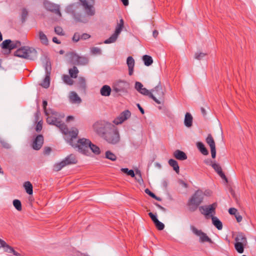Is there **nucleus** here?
Listing matches in <instances>:
<instances>
[{
  "label": "nucleus",
  "mask_w": 256,
  "mask_h": 256,
  "mask_svg": "<svg viewBox=\"0 0 256 256\" xmlns=\"http://www.w3.org/2000/svg\"><path fill=\"white\" fill-rule=\"evenodd\" d=\"M52 150L50 147H46L44 150V154H48Z\"/></svg>",
  "instance_id": "nucleus-61"
},
{
  "label": "nucleus",
  "mask_w": 256,
  "mask_h": 256,
  "mask_svg": "<svg viewBox=\"0 0 256 256\" xmlns=\"http://www.w3.org/2000/svg\"><path fill=\"white\" fill-rule=\"evenodd\" d=\"M174 156L178 160H184L187 158V156L186 154L182 151L180 150H176L174 152Z\"/></svg>",
  "instance_id": "nucleus-23"
},
{
  "label": "nucleus",
  "mask_w": 256,
  "mask_h": 256,
  "mask_svg": "<svg viewBox=\"0 0 256 256\" xmlns=\"http://www.w3.org/2000/svg\"><path fill=\"white\" fill-rule=\"evenodd\" d=\"M206 140L210 148H216L215 142L211 134H208Z\"/></svg>",
  "instance_id": "nucleus-33"
},
{
  "label": "nucleus",
  "mask_w": 256,
  "mask_h": 256,
  "mask_svg": "<svg viewBox=\"0 0 256 256\" xmlns=\"http://www.w3.org/2000/svg\"><path fill=\"white\" fill-rule=\"evenodd\" d=\"M192 116L188 112H186L185 115L184 123L186 126L189 128L192 126Z\"/></svg>",
  "instance_id": "nucleus-27"
},
{
  "label": "nucleus",
  "mask_w": 256,
  "mask_h": 256,
  "mask_svg": "<svg viewBox=\"0 0 256 256\" xmlns=\"http://www.w3.org/2000/svg\"><path fill=\"white\" fill-rule=\"evenodd\" d=\"M11 43L10 40H6L3 41L1 44V46L2 49H6L8 50V52H10V44Z\"/></svg>",
  "instance_id": "nucleus-38"
},
{
  "label": "nucleus",
  "mask_w": 256,
  "mask_h": 256,
  "mask_svg": "<svg viewBox=\"0 0 256 256\" xmlns=\"http://www.w3.org/2000/svg\"><path fill=\"white\" fill-rule=\"evenodd\" d=\"M235 218L238 222H242V216L239 213H237L236 215L234 216Z\"/></svg>",
  "instance_id": "nucleus-62"
},
{
  "label": "nucleus",
  "mask_w": 256,
  "mask_h": 256,
  "mask_svg": "<svg viewBox=\"0 0 256 256\" xmlns=\"http://www.w3.org/2000/svg\"><path fill=\"white\" fill-rule=\"evenodd\" d=\"M40 114V111L38 110V111L35 113L34 114V116H35V120H36V122L38 120H39V116Z\"/></svg>",
  "instance_id": "nucleus-64"
},
{
  "label": "nucleus",
  "mask_w": 256,
  "mask_h": 256,
  "mask_svg": "<svg viewBox=\"0 0 256 256\" xmlns=\"http://www.w3.org/2000/svg\"><path fill=\"white\" fill-rule=\"evenodd\" d=\"M217 207L216 202H214L208 206H200L199 207V210L202 214L206 217L210 215H214L216 214V209Z\"/></svg>",
  "instance_id": "nucleus-9"
},
{
  "label": "nucleus",
  "mask_w": 256,
  "mask_h": 256,
  "mask_svg": "<svg viewBox=\"0 0 256 256\" xmlns=\"http://www.w3.org/2000/svg\"><path fill=\"white\" fill-rule=\"evenodd\" d=\"M151 92L156 100L158 101V103H157L158 104H160L163 102L164 94L160 84H158L155 86L154 88L151 90Z\"/></svg>",
  "instance_id": "nucleus-11"
},
{
  "label": "nucleus",
  "mask_w": 256,
  "mask_h": 256,
  "mask_svg": "<svg viewBox=\"0 0 256 256\" xmlns=\"http://www.w3.org/2000/svg\"><path fill=\"white\" fill-rule=\"evenodd\" d=\"M144 192L146 194H148L152 198H156V194L154 193H153L148 188H146L144 190Z\"/></svg>",
  "instance_id": "nucleus-57"
},
{
  "label": "nucleus",
  "mask_w": 256,
  "mask_h": 256,
  "mask_svg": "<svg viewBox=\"0 0 256 256\" xmlns=\"http://www.w3.org/2000/svg\"><path fill=\"white\" fill-rule=\"evenodd\" d=\"M50 70L51 66L50 62H47L45 66L46 76L40 84L42 87L46 88L50 86Z\"/></svg>",
  "instance_id": "nucleus-13"
},
{
  "label": "nucleus",
  "mask_w": 256,
  "mask_h": 256,
  "mask_svg": "<svg viewBox=\"0 0 256 256\" xmlns=\"http://www.w3.org/2000/svg\"><path fill=\"white\" fill-rule=\"evenodd\" d=\"M235 240L236 242H240L243 244H246L247 240L245 234L241 232H238L236 237L235 238Z\"/></svg>",
  "instance_id": "nucleus-22"
},
{
  "label": "nucleus",
  "mask_w": 256,
  "mask_h": 256,
  "mask_svg": "<svg viewBox=\"0 0 256 256\" xmlns=\"http://www.w3.org/2000/svg\"><path fill=\"white\" fill-rule=\"evenodd\" d=\"M5 252H6L8 253H9V254H12L16 256H21L20 254L16 252L14 248L10 246L9 245H8L6 248V250H5Z\"/></svg>",
  "instance_id": "nucleus-42"
},
{
  "label": "nucleus",
  "mask_w": 256,
  "mask_h": 256,
  "mask_svg": "<svg viewBox=\"0 0 256 256\" xmlns=\"http://www.w3.org/2000/svg\"><path fill=\"white\" fill-rule=\"evenodd\" d=\"M112 89L109 86L104 85L100 90V94L104 96H108L110 94Z\"/></svg>",
  "instance_id": "nucleus-25"
},
{
  "label": "nucleus",
  "mask_w": 256,
  "mask_h": 256,
  "mask_svg": "<svg viewBox=\"0 0 256 256\" xmlns=\"http://www.w3.org/2000/svg\"><path fill=\"white\" fill-rule=\"evenodd\" d=\"M14 56L20 58L33 60L37 57V52L32 48L23 46L15 52Z\"/></svg>",
  "instance_id": "nucleus-5"
},
{
  "label": "nucleus",
  "mask_w": 256,
  "mask_h": 256,
  "mask_svg": "<svg viewBox=\"0 0 256 256\" xmlns=\"http://www.w3.org/2000/svg\"><path fill=\"white\" fill-rule=\"evenodd\" d=\"M46 122L48 124L54 125L59 128L61 132L65 136V139L72 140V138L78 136V130L76 128H72L69 130L67 126L58 118L52 116H47Z\"/></svg>",
  "instance_id": "nucleus-1"
},
{
  "label": "nucleus",
  "mask_w": 256,
  "mask_h": 256,
  "mask_svg": "<svg viewBox=\"0 0 256 256\" xmlns=\"http://www.w3.org/2000/svg\"><path fill=\"white\" fill-rule=\"evenodd\" d=\"M76 138L77 136L69 140L67 139L66 140L72 146L78 148V150L80 152L86 155H88L90 154L89 145L91 144V142L88 139L82 138L79 139L76 144H74L72 142L73 139H76Z\"/></svg>",
  "instance_id": "nucleus-4"
},
{
  "label": "nucleus",
  "mask_w": 256,
  "mask_h": 256,
  "mask_svg": "<svg viewBox=\"0 0 256 256\" xmlns=\"http://www.w3.org/2000/svg\"><path fill=\"white\" fill-rule=\"evenodd\" d=\"M78 84L82 88L85 89L86 87V82L85 78L82 77H80L78 78Z\"/></svg>",
  "instance_id": "nucleus-49"
},
{
  "label": "nucleus",
  "mask_w": 256,
  "mask_h": 256,
  "mask_svg": "<svg viewBox=\"0 0 256 256\" xmlns=\"http://www.w3.org/2000/svg\"><path fill=\"white\" fill-rule=\"evenodd\" d=\"M82 7L78 3L72 4L68 6L66 9V12L72 16L76 22L86 23L88 20L86 16L82 14Z\"/></svg>",
  "instance_id": "nucleus-2"
},
{
  "label": "nucleus",
  "mask_w": 256,
  "mask_h": 256,
  "mask_svg": "<svg viewBox=\"0 0 256 256\" xmlns=\"http://www.w3.org/2000/svg\"><path fill=\"white\" fill-rule=\"evenodd\" d=\"M13 205L16 209L18 211H21L22 210V204L20 200H14L12 202Z\"/></svg>",
  "instance_id": "nucleus-45"
},
{
  "label": "nucleus",
  "mask_w": 256,
  "mask_h": 256,
  "mask_svg": "<svg viewBox=\"0 0 256 256\" xmlns=\"http://www.w3.org/2000/svg\"><path fill=\"white\" fill-rule=\"evenodd\" d=\"M246 244L236 242L234 244V248L240 254H242L244 250V246Z\"/></svg>",
  "instance_id": "nucleus-37"
},
{
  "label": "nucleus",
  "mask_w": 256,
  "mask_h": 256,
  "mask_svg": "<svg viewBox=\"0 0 256 256\" xmlns=\"http://www.w3.org/2000/svg\"><path fill=\"white\" fill-rule=\"evenodd\" d=\"M63 81L66 84L71 86L74 84V80L72 79L70 76L67 74H64L62 76Z\"/></svg>",
  "instance_id": "nucleus-39"
},
{
  "label": "nucleus",
  "mask_w": 256,
  "mask_h": 256,
  "mask_svg": "<svg viewBox=\"0 0 256 256\" xmlns=\"http://www.w3.org/2000/svg\"><path fill=\"white\" fill-rule=\"evenodd\" d=\"M204 197V194L202 190H196L188 201V210L191 212H195L203 202Z\"/></svg>",
  "instance_id": "nucleus-3"
},
{
  "label": "nucleus",
  "mask_w": 256,
  "mask_h": 256,
  "mask_svg": "<svg viewBox=\"0 0 256 256\" xmlns=\"http://www.w3.org/2000/svg\"><path fill=\"white\" fill-rule=\"evenodd\" d=\"M78 65H86L88 63V58L86 56H79Z\"/></svg>",
  "instance_id": "nucleus-44"
},
{
  "label": "nucleus",
  "mask_w": 256,
  "mask_h": 256,
  "mask_svg": "<svg viewBox=\"0 0 256 256\" xmlns=\"http://www.w3.org/2000/svg\"><path fill=\"white\" fill-rule=\"evenodd\" d=\"M68 72L72 78H76L78 77L79 71L76 66H74L72 68L69 70Z\"/></svg>",
  "instance_id": "nucleus-34"
},
{
  "label": "nucleus",
  "mask_w": 256,
  "mask_h": 256,
  "mask_svg": "<svg viewBox=\"0 0 256 256\" xmlns=\"http://www.w3.org/2000/svg\"><path fill=\"white\" fill-rule=\"evenodd\" d=\"M106 158L112 161H115L116 160V156L110 151L108 150L106 152Z\"/></svg>",
  "instance_id": "nucleus-43"
},
{
  "label": "nucleus",
  "mask_w": 256,
  "mask_h": 256,
  "mask_svg": "<svg viewBox=\"0 0 256 256\" xmlns=\"http://www.w3.org/2000/svg\"><path fill=\"white\" fill-rule=\"evenodd\" d=\"M142 60L144 62V65L146 66H150L153 63L152 58L148 55H144L142 56Z\"/></svg>",
  "instance_id": "nucleus-32"
},
{
  "label": "nucleus",
  "mask_w": 256,
  "mask_h": 256,
  "mask_svg": "<svg viewBox=\"0 0 256 256\" xmlns=\"http://www.w3.org/2000/svg\"><path fill=\"white\" fill-rule=\"evenodd\" d=\"M124 26V22L122 18L118 22L114 32L108 39L104 41V44H110L114 42L117 39L118 36L122 32Z\"/></svg>",
  "instance_id": "nucleus-8"
},
{
  "label": "nucleus",
  "mask_w": 256,
  "mask_h": 256,
  "mask_svg": "<svg viewBox=\"0 0 256 256\" xmlns=\"http://www.w3.org/2000/svg\"><path fill=\"white\" fill-rule=\"evenodd\" d=\"M44 136L42 134L38 135L34 140L32 148L34 150H39L44 144Z\"/></svg>",
  "instance_id": "nucleus-17"
},
{
  "label": "nucleus",
  "mask_w": 256,
  "mask_h": 256,
  "mask_svg": "<svg viewBox=\"0 0 256 256\" xmlns=\"http://www.w3.org/2000/svg\"><path fill=\"white\" fill-rule=\"evenodd\" d=\"M48 105V102L46 100H44L42 102V106L44 110V112L46 116H48L50 114V113L52 114H54V112L51 110H46V106Z\"/></svg>",
  "instance_id": "nucleus-47"
},
{
  "label": "nucleus",
  "mask_w": 256,
  "mask_h": 256,
  "mask_svg": "<svg viewBox=\"0 0 256 256\" xmlns=\"http://www.w3.org/2000/svg\"><path fill=\"white\" fill-rule=\"evenodd\" d=\"M127 86V83L125 81L123 80H118L116 82L113 86L114 90L116 92H120L122 91H124L126 88Z\"/></svg>",
  "instance_id": "nucleus-18"
},
{
  "label": "nucleus",
  "mask_w": 256,
  "mask_h": 256,
  "mask_svg": "<svg viewBox=\"0 0 256 256\" xmlns=\"http://www.w3.org/2000/svg\"><path fill=\"white\" fill-rule=\"evenodd\" d=\"M54 32H55L58 35L63 36L64 35V33L63 32V30L60 26H56L54 28Z\"/></svg>",
  "instance_id": "nucleus-52"
},
{
  "label": "nucleus",
  "mask_w": 256,
  "mask_h": 256,
  "mask_svg": "<svg viewBox=\"0 0 256 256\" xmlns=\"http://www.w3.org/2000/svg\"><path fill=\"white\" fill-rule=\"evenodd\" d=\"M211 166L212 168L214 170L218 173V174L220 176V178L227 182L228 179L224 174L222 172V168L220 164L216 163H213L212 164Z\"/></svg>",
  "instance_id": "nucleus-20"
},
{
  "label": "nucleus",
  "mask_w": 256,
  "mask_h": 256,
  "mask_svg": "<svg viewBox=\"0 0 256 256\" xmlns=\"http://www.w3.org/2000/svg\"><path fill=\"white\" fill-rule=\"evenodd\" d=\"M134 60L131 56H129V76H131L134 72Z\"/></svg>",
  "instance_id": "nucleus-41"
},
{
  "label": "nucleus",
  "mask_w": 256,
  "mask_h": 256,
  "mask_svg": "<svg viewBox=\"0 0 256 256\" xmlns=\"http://www.w3.org/2000/svg\"><path fill=\"white\" fill-rule=\"evenodd\" d=\"M90 52L92 54H101L102 50L98 47H92L90 48Z\"/></svg>",
  "instance_id": "nucleus-50"
},
{
  "label": "nucleus",
  "mask_w": 256,
  "mask_h": 256,
  "mask_svg": "<svg viewBox=\"0 0 256 256\" xmlns=\"http://www.w3.org/2000/svg\"><path fill=\"white\" fill-rule=\"evenodd\" d=\"M90 150L94 153L95 154L98 155L100 153V150L99 147L91 142V144L89 145Z\"/></svg>",
  "instance_id": "nucleus-35"
},
{
  "label": "nucleus",
  "mask_w": 256,
  "mask_h": 256,
  "mask_svg": "<svg viewBox=\"0 0 256 256\" xmlns=\"http://www.w3.org/2000/svg\"><path fill=\"white\" fill-rule=\"evenodd\" d=\"M210 151H211V154H212V158H216V148H210Z\"/></svg>",
  "instance_id": "nucleus-63"
},
{
  "label": "nucleus",
  "mask_w": 256,
  "mask_h": 256,
  "mask_svg": "<svg viewBox=\"0 0 256 256\" xmlns=\"http://www.w3.org/2000/svg\"><path fill=\"white\" fill-rule=\"evenodd\" d=\"M90 37V36L86 33L82 34H80V40H86L89 38Z\"/></svg>",
  "instance_id": "nucleus-59"
},
{
  "label": "nucleus",
  "mask_w": 256,
  "mask_h": 256,
  "mask_svg": "<svg viewBox=\"0 0 256 256\" xmlns=\"http://www.w3.org/2000/svg\"><path fill=\"white\" fill-rule=\"evenodd\" d=\"M154 224L158 230H163L164 228V224L160 222L158 220Z\"/></svg>",
  "instance_id": "nucleus-51"
},
{
  "label": "nucleus",
  "mask_w": 256,
  "mask_h": 256,
  "mask_svg": "<svg viewBox=\"0 0 256 256\" xmlns=\"http://www.w3.org/2000/svg\"><path fill=\"white\" fill-rule=\"evenodd\" d=\"M80 40V34L78 32H75L72 37V40L78 42Z\"/></svg>",
  "instance_id": "nucleus-54"
},
{
  "label": "nucleus",
  "mask_w": 256,
  "mask_h": 256,
  "mask_svg": "<svg viewBox=\"0 0 256 256\" xmlns=\"http://www.w3.org/2000/svg\"><path fill=\"white\" fill-rule=\"evenodd\" d=\"M128 118V110H126L121 112L118 116L116 118L112 121V122L116 125H118L122 124L124 121Z\"/></svg>",
  "instance_id": "nucleus-16"
},
{
  "label": "nucleus",
  "mask_w": 256,
  "mask_h": 256,
  "mask_svg": "<svg viewBox=\"0 0 256 256\" xmlns=\"http://www.w3.org/2000/svg\"><path fill=\"white\" fill-rule=\"evenodd\" d=\"M129 176L132 178H134L135 180L140 184L143 182L141 172L137 168L134 170H129Z\"/></svg>",
  "instance_id": "nucleus-19"
},
{
  "label": "nucleus",
  "mask_w": 256,
  "mask_h": 256,
  "mask_svg": "<svg viewBox=\"0 0 256 256\" xmlns=\"http://www.w3.org/2000/svg\"><path fill=\"white\" fill-rule=\"evenodd\" d=\"M197 147L200 152L204 155L206 156L208 154V150L205 147L204 145L202 142H198L196 144Z\"/></svg>",
  "instance_id": "nucleus-29"
},
{
  "label": "nucleus",
  "mask_w": 256,
  "mask_h": 256,
  "mask_svg": "<svg viewBox=\"0 0 256 256\" xmlns=\"http://www.w3.org/2000/svg\"><path fill=\"white\" fill-rule=\"evenodd\" d=\"M44 6L46 10L51 12H52L60 16H62V14L60 10V6L54 3L50 2L48 1H46L44 2Z\"/></svg>",
  "instance_id": "nucleus-14"
},
{
  "label": "nucleus",
  "mask_w": 256,
  "mask_h": 256,
  "mask_svg": "<svg viewBox=\"0 0 256 256\" xmlns=\"http://www.w3.org/2000/svg\"><path fill=\"white\" fill-rule=\"evenodd\" d=\"M28 16V11L25 8H24L22 10V14H21V20L22 22H24L26 20L27 16Z\"/></svg>",
  "instance_id": "nucleus-48"
},
{
  "label": "nucleus",
  "mask_w": 256,
  "mask_h": 256,
  "mask_svg": "<svg viewBox=\"0 0 256 256\" xmlns=\"http://www.w3.org/2000/svg\"><path fill=\"white\" fill-rule=\"evenodd\" d=\"M21 46V42L18 40H11V43L10 44V51L16 48H17L20 46Z\"/></svg>",
  "instance_id": "nucleus-46"
},
{
  "label": "nucleus",
  "mask_w": 256,
  "mask_h": 256,
  "mask_svg": "<svg viewBox=\"0 0 256 256\" xmlns=\"http://www.w3.org/2000/svg\"><path fill=\"white\" fill-rule=\"evenodd\" d=\"M70 99L73 103L80 104L81 102V99L76 92H71L70 96Z\"/></svg>",
  "instance_id": "nucleus-28"
},
{
  "label": "nucleus",
  "mask_w": 256,
  "mask_h": 256,
  "mask_svg": "<svg viewBox=\"0 0 256 256\" xmlns=\"http://www.w3.org/2000/svg\"><path fill=\"white\" fill-rule=\"evenodd\" d=\"M206 55V54L204 52H196L195 54L194 58H195L198 60H200L203 57H204Z\"/></svg>",
  "instance_id": "nucleus-53"
},
{
  "label": "nucleus",
  "mask_w": 256,
  "mask_h": 256,
  "mask_svg": "<svg viewBox=\"0 0 256 256\" xmlns=\"http://www.w3.org/2000/svg\"><path fill=\"white\" fill-rule=\"evenodd\" d=\"M63 160L65 162L66 166L72 164H76L77 163V160L76 156L72 154H70L66 156Z\"/></svg>",
  "instance_id": "nucleus-24"
},
{
  "label": "nucleus",
  "mask_w": 256,
  "mask_h": 256,
  "mask_svg": "<svg viewBox=\"0 0 256 256\" xmlns=\"http://www.w3.org/2000/svg\"><path fill=\"white\" fill-rule=\"evenodd\" d=\"M93 128L94 132L102 138L108 130L114 128V124L108 122L100 120L95 122Z\"/></svg>",
  "instance_id": "nucleus-6"
},
{
  "label": "nucleus",
  "mask_w": 256,
  "mask_h": 256,
  "mask_svg": "<svg viewBox=\"0 0 256 256\" xmlns=\"http://www.w3.org/2000/svg\"><path fill=\"white\" fill-rule=\"evenodd\" d=\"M102 138L111 144H116L120 140V136L117 128L114 125V128L108 130Z\"/></svg>",
  "instance_id": "nucleus-7"
},
{
  "label": "nucleus",
  "mask_w": 256,
  "mask_h": 256,
  "mask_svg": "<svg viewBox=\"0 0 256 256\" xmlns=\"http://www.w3.org/2000/svg\"><path fill=\"white\" fill-rule=\"evenodd\" d=\"M237 210L235 208H232L228 210L229 213L232 215H236L237 212Z\"/></svg>",
  "instance_id": "nucleus-60"
},
{
  "label": "nucleus",
  "mask_w": 256,
  "mask_h": 256,
  "mask_svg": "<svg viewBox=\"0 0 256 256\" xmlns=\"http://www.w3.org/2000/svg\"><path fill=\"white\" fill-rule=\"evenodd\" d=\"M135 88L140 94L148 96L149 98H152L156 103H158V101L156 100V98L152 96V93L151 91H149L146 88H143L142 84L138 82L135 83Z\"/></svg>",
  "instance_id": "nucleus-12"
},
{
  "label": "nucleus",
  "mask_w": 256,
  "mask_h": 256,
  "mask_svg": "<svg viewBox=\"0 0 256 256\" xmlns=\"http://www.w3.org/2000/svg\"><path fill=\"white\" fill-rule=\"evenodd\" d=\"M24 186L26 190V192L28 194H32V186L30 182H25Z\"/></svg>",
  "instance_id": "nucleus-36"
},
{
  "label": "nucleus",
  "mask_w": 256,
  "mask_h": 256,
  "mask_svg": "<svg viewBox=\"0 0 256 256\" xmlns=\"http://www.w3.org/2000/svg\"><path fill=\"white\" fill-rule=\"evenodd\" d=\"M8 246V244L4 240L0 238V248H3L5 252L6 248Z\"/></svg>",
  "instance_id": "nucleus-56"
},
{
  "label": "nucleus",
  "mask_w": 256,
  "mask_h": 256,
  "mask_svg": "<svg viewBox=\"0 0 256 256\" xmlns=\"http://www.w3.org/2000/svg\"><path fill=\"white\" fill-rule=\"evenodd\" d=\"M66 166V164L65 162L62 160V162L56 163L54 165V170L58 172Z\"/></svg>",
  "instance_id": "nucleus-40"
},
{
  "label": "nucleus",
  "mask_w": 256,
  "mask_h": 256,
  "mask_svg": "<svg viewBox=\"0 0 256 256\" xmlns=\"http://www.w3.org/2000/svg\"><path fill=\"white\" fill-rule=\"evenodd\" d=\"M211 217L212 223L216 228L218 230H222V224L221 221L216 216L212 215Z\"/></svg>",
  "instance_id": "nucleus-26"
},
{
  "label": "nucleus",
  "mask_w": 256,
  "mask_h": 256,
  "mask_svg": "<svg viewBox=\"0 0 256 256\" xmlns=\"http://www.w3.org/2000/svg\"><path fill=\"white\" fill-rule=\"evenodd\" d=\"M38 38L42 44L47 46L48 44V38L42 31L40 30L38 32Z\"/></svg>",
  "instance_id": "nucleus-21"
},
{
  "label": "nucleus",
  "mask_w": 256,
  "mask_h": 256,
  "mask_svg": "<svg viewBox=\"0 0 256 256\" xmlns=\"http://www.w3.org/2000/svg\"><path fill=\"white\" fill-rule=\"evenodd\" d=\"M67 55L70 56V61L73 64H78L79 56L72 52L68 54Z\"/></svg>",
  "instance_id": "nucleus-31"
},
{
  "label": "nucleus",
  "mask_w": 256,
  "mask_h": 256,
  "mask_svg": "<svg viewBox=\"0 0 256 256\" xmlns=\"http://www.w3.org/2000/svg\"><path fill=\"white\" fill-rule=\"evenodd\" d=\"M190 230L194 234L200 236L202 242H211V239L201 230H198L194 226H190Z\"/></svg>",
  "instance_id": "nucleus-15"
},
{
  "label": "nucleus",
  "mask_w": 256,
  "mask_h": 256,
  "mask_svg": "<svg viewBox=\"0 0 256 256\" xmlns=\"http://www.w3.org/2000/svg\"><path fill=\"white\" fill-rule=\"evenodd\" d=\"M42 128V122L40 120L37 123V124L36 127V130L37 132H40Z\"/></svg>",
  "instance_id": "nucleus-55"
},
{
  "label": "nucleus",
  "mask_w": 256,
  "mask_h": 256,
  "mask_svg": "<svg viewBox=\"0 0 256 256\" xmlns=\"http://www.w3.org/2000/svg\"><path fill=\"white\" fill-rule=\"evenodd\" d=\"M148 216L151 218L152 220L154 223L158 219L157 218L156 215L150 212L148 213Z\"/></svg>",
  "instance_id": "nucleus-58"
},
{
  "label": "nucleus",
  "mask_w": 256,
  "mask_h": 256,
  "mask_svg": "<svg viewBox=\"0 0 256 256\" xmlns=\"http://www.w3.org/2000/svg\"><path fill=\"white\" fill-rule=\"evenodd\" d=\"M85 10L86 14L88 16H93L94 14V0H80Z\"/></svg>",
  "instance_id": "nucleus-10"
},
{
  "label": "nucleus",
  "mask_w": 256,
  "mask_h": 256,
  "mask_svg": "<svg viewBox=\"0 0 256 256\" xmlns=\"http://www.w3.org/2000/svg\"><path fill=\"white\" fill-rule=\"evenodd\" d=\"M168 164L173 168L174 170L178 174L180 172L179 166L178 162L174 160L170 159L168 160Z\"/></svg>",
  "instance_id": "nucleus-30"
}]
</instances>
